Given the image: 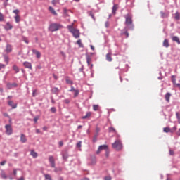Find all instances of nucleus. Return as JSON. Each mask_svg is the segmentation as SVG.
<instances>
[{"mask_svg":"<svg viewBox=\"0 0 180 180\" xmlns=\"http://www.w3.org/2000/svg\"><path fill=\"white\" fill-rule=\"evenodd\" d=\"M117 11V6L114 5L112 7V13H116V11Z\"/></svg>","mask_w":180,"mask_h":180,"instance_id":"33","label":"nucleus"},{"mask_svg":"<svg viewBox=\"0 0 180 180\" xmlns=\"http://www.w3.org/2000/svg\"><path fill=\"white\" fill-rule=\"evenodd\" d=\"M96 137H98V134H95V135H94V139H93L94 143H96Z\"/></svg>","mask_w":180,"mask_h":180,"instance_id":"50","label":"nucleus"},{"mask_svg":"<svg viewBox=\"0 0 180 180\" xmlns=\"http://www.w3.org/2000/svg\"><path fill=\"white\" fill-rule=\"evenodd\" d=\"M63 26L58 23H52L49 26L50 32H57V30H60Z\"/></svg>","mask_w":180,"mask_h":180,"instance_id":"3","label":"nucleus"},{"mask_svg":"<svg viewBox=\"0 0 180 180\" xmlns=\"http://www.w3.org/2000/svg\"><path fill=\"white\" fill-rule=\"evenodd\" d=\"M95 164H96V158L95 156H94L91 158V165H95Z\"/></svg>","mask_w":180,"mask_h":180,"instance_id":"24","label":"nucleus"},{"mask_svg":"<svg viewBox=\"0 0 180 180\" xmlns=\"http://www.w3.org/2000/svg\"><path fill=\"white\" fill-rule=\"evenodd\" d=\"M30 155H32L33 158H37V157L39 156V155L34 150H31Z\"/></svg>","mask_w":180,"mask_h":180,"instance_id":"17","label":"nucleus"},{"mask_svg":"<svg viewBox=\"0 0 180 180\" xmlns=\"http://www.w3.org/2000/svg\"><path fill=\"white\" fill-rule=\"evenodd\" d=\"M8 1L9 0H6V1L4 3V6L5 7L8 6Z\"/></svg>","mask_w":180,"mask_h":180,"instance_id":"55","label":"nucleus"},{"mask_svg":"<svg viewBox=\"0 0 180 180\" xmlns=\"http://www.w3.org/2000/svg\"><path fill=\"white\" fill-rule=\"evenodd\" d=\"M18 180H25V177H20V178L18 179Z\"/></svg>","mask_w":180,"mask_h":180,"instance_id":"63","label":"nucleus"},{"mask_svg":"<svg viewBox=\"0 0 180 180\" xmlns=\"http://www.w3.org/2000/svg\"><path fill=\"white\" fill-rule=\"evenodd\" d=\"M164 47H169V43L168 42V39H165L163 41Z\"/></svg>","mask_w":180,"mask_h":180,"instance_id":"22","label":"nucleus"},{"mask_svg":"<svg viewBox=\"0 0 180 180\" xmlns=\"http://www.w3.org/2000/svg\"><path fill=\"white\" fill-rule=\"evenodd\" d=\"M82 141H79L77 143V147L78 148H81V146H82Z\"/></svg>","mask_w":180,"mask_h":180,"instance_id":"41","label":"nucleus"},{"mask_svg":"<svg viewBox=\"0 0 180 180\" xmlns=\"http://www.w3.org/2000/svg\"><path fill=\"white\" fill-rule=\"evenodd\" d=\"M23 41H25V43H26L27 44H29V40H27V39L24 38Z\"/></svg>","mask_w":180,"mask_h":180,"instance_id":"57","label":"nucleus"},{"mask_svg":"<svg viewBox=\"0 0 180 180\" xmlns=\"http://www.w3.org/2000/svg\"><path fill=\"white\" fill-rule=\"evenodd\" d=\"M169 155H174V150H169Z\"/></svg>","mask_w":180,"mask_h":180,"instance_id":"59","label":"nucleus"},{"mask_svg":"<svg viewBox=\"0 0 180 180\" xmlns=\"http://www.w3.org/2000/svg\"><path fill=\"white\" fill-rule=\"evenodd\" d=\"M6 86H7V89H12L13 84H11V83H8Z\"/></svg>","mask_w":180,"mask_h":180,"instance_id":"37","label":"nucleus"},{"mask_svg":"<svg viewBox=\"0 0 180 180\" xmlns=\"http://www.w3.org/2000/svg\"><path fill=\"white\" fill-rule=\"evenodd\" d=\"M65 81H66V83L68 84L69 85H72V84H74V82H72V81L71 80V79H70L69 77H65Z\"/></svg>","mask_w":180,"mask_h":180,"instance_id":"18","label":"nucleus"},{"mask_svg":"<svg viewBox=\"0 0 180 180\" xmlns=\"http://www.w3.org/2000/svg\"><path fill=\"white\" fill-rule=\"evenodd\" d=\"M75 92V94H74V96L75 98H77V96H78L79 94V91L78 90H76Z\"/></svg>","mask_w":180,"mask_h":180,"instance_id":"39","label":"nucleus"},{"mask_svg":"<svg viewBox=\"0 0 180 180\" xmlns=\"http://www.w3.org/2000/svg\"><path fill=\"white\" fill-rule=\"evenodd\" d=\"M77 91V89H75V88H74V86H71V89L69 90V92H75Z\"/></svg>","mask_w":180,"mask_h":180,"instance_id":"43","label":"nucleus"},{"mask_svg":"<svg viewBox=\"0 0 180 180\" xmlns=\"http://www.w3.org/2000/svg\"><path fill=\"white\" fill-rule=\"evenodd\" d=\"M13 70H14V71L18 73L19 72V68L16 65H14L13 66Z\"/></svg>","mask_w":180,"mask_h":180,"instance_id":"27","label":"nucleus"},{"mask_svg":"<svg viewBox=\"0 0 180 180\" xmlns=\"http://www.w3.org/2000/svg\"><path fill=\"white\" fill-rule=\"evenodd\" d=\"M56 108H54V107H52L51 108V111L53 112V113H56Z\"/></svg>","mask_w":180,"mask_h":180,"instance_id":"46","label":"nucleus"},{"mask_svg":"<svg viewBox=\"0 0 180 180\" xmlns=\"http://www.w3.org/2000/svg\"><path fill=\"white\" fill-rule=\"evenodd\" d=\"M59 91L60 90H58V88L57 87L52 89V92H53V94H58Z\"/></svg>","mask_w":180,"mask_h":180,"instance_id":"29","label":"nucleus"},{"mask_svg":"<svg viewBox=\"0 0 180 180\" xmlns=\"http://www.w3.org/2000/svg\"><path fill=\"white\" fill-rule=\"evenodd\" d=\"M8 106H11L12 109H16V108H18V105L15 104L12 101H8Z\"/></svg>","mask_w":180,"mask_h":180,"instance_id":"8","label":"nucleus"},{"mask_svg":"<svg viewBox=\"0 0 180 180\" xmlns=\"http://www.w3.org/2000/svg\"><path fill=\"white\" fill-rule=\"evenodd\" d=\"M20 141L21 143H26L27 141V139L26 138V136L23 134L20 136Z\"/></svg>","mask_w":180,"mask_h":180,"instance_id":"12","label":"nucleus"},{"mask_svg":"<svg viewBox=\"0 0 180 180\" xmlns=\"http://www.w3.org/2000/svg\"><path fill=\"white\" fill-rule=\"evenodd\" d=\"M63 102L65 103H66L67 105H68V103H70V99H68V98H67V99H65L64 101H63Z\"/></svg>","mask_w":180,"mask_h":180,"instance_id":"47","label":"nucleus"},{"mask_svg":"<svg viewBox=\"0 0 180 180\" xmlns=\"http://www.w3.org/2000/svg\"><path fill=\"white\" fill-rule=\"evenodd\" d=\"M106 60H107V61H109L110 63L112 61L111 53H108L106 54Z\"/></svg>","mask_w":180,"mask_h":180,"instance_id":"14","label":"nucleus"},{"mask_svg":"<svg viewBox=\"0 0 180 180\" xmlns=\"http://www.w3.org/2000/svg\"><path fill=\"white\" fill-rule=\"evenodd\" d=\"M93 109H94V110H95V111L98 110V109H99V105H93Z\"/></svg>","mask_w":180,"mask_h":180,"instance_id":"38","label":"nucleus"},{"mask_svg":"<svg viewBox=\"0 0 180 180\" xmlns=\"http://www.w3.org/2000/svg\"><path fill=\"white\" fill-rule=\"evenodd\" d=\"M15 20L16 23H19V22H20V16H19V15H17L15 17Z\"/></svg>","mask_w":180,"mask_h":180,"instance_id":"30","label":"nucleus"},{"mask_svg":"<svg viewBox=\"0 0 180 180\" xmlns=\"http://www.w3.org/2000/svg\"><path fill=\"white\" fill-rule=\"evenodd\" d=\"M23 65L25 68H28L29 70H32V63L30 62L25 61L23 63Z\"/></svg>","mask_w":180,"mask_h":180,"instance_id":"9","label":"nucleus"},{"mask_svg":"<svg viewBox=\"0 0 180 180\" xmlns=\"http://www.w3.org/2000/svg\"><path fill=\"white\" fill-rule=\"evenodd\" d=\"M108 145H101L98 147L96 151V154H100L101 151H103V150H108Z\"/></svg>","mask_w":180,"mask_h":180,"instance_id":"7","label":"nucleus"},{"mask_svg":"<svg viewBox=\"0 0 180 180\" xmlns=\"http://www.w3.org/2000/svg\"><path fill=\"white\" fill-rule=\"evenodd\" d=\"M125 24L126 25H131L133 23V20L131 19V15H125Z\"/></svg>","mask_w":180,"mask_h":180,"instance_id":"6","label":"nucleus"},{"mask_svg":"<svg viewBox=\"0 0 180 180\" xmlns=\"http://www.w3.org/2000/svg\"><path fill=\"white\" fill-rule=\"evenodd\" d=\"M2 68H5V65H4V64H2V63H0V70H1Z\"/></svg>","mask_w":180,"mask_h":180,"instance_id":"53","label":"nucleus"},{"mask_svg":"<svg viewBox=\"0 0 180 180\" xmlns=\"http://www.w3.org/2000/svg\"><path fill=\"white\" fill-rule=\"evenodd\" d=\"M13 27L12 26V24H10L9 22H6V25L4 29L6 30H11L13 29Z\"/></svg>","mask_w":180,"mask_h":180,"instance_id":"13","label":"nucleus"},{"mask_svg":"<svg viewBox=\"0 0 180 180\" xmlns=\"http://www.w3.org/2000/svg\"><path fill=\"white\" fill-rule=\"evenodd\" d=\"M109 25H110V24H109V22L107 21V22H105V27H109Z\"/></svg>","mask_w":180,"mask_h":180,"instance_id":"58","label":"nucleus"},{"mask_svg":"<svg viewBox=\"0 0 180 180\" xmlns=\"http://www.w3.org/2000/svg\"><path fill=\"white\" fill-rule=\"evenodd\" d=\"M105 180H112V178L107 176V177H105Z\"/></svg>","mask_w":180,"mask_h":180,"instance_id":"61","label":"nucleus"},{"mask_svg":"<svg viewBox=\"0 0 180 180\" xmlns=\"http://www.w3.org/2000/svg\"><path fill=\"white\" fill-rule=\"evenodd\" d=\"M68 12V10H67V8H64L65 18L68 16V14H67Z\"/></svg>","mask_w":180,"mask_h":180,"instance_id":"48","label":"nucleus"},{"mask_svg":"<svg viewBox=\"0 0 180 180\" xmlns=\"http://www.w3.org/2000/svg\"><path fill=\"white\" fill-rule=\"evenodd\" d=\"M17 171H18V169H13V175H15V176H16V175L18 174Z\"/></svg>","mask_w":180,"mask_h":180,"instance_id":"52","label":"nucleus"},{"mask_svg":"<svg viewBox=\"0 0 180 180\" xmlns=\"http://www.w3.org/2000/svg\"><path fill=\"white\" fill-rule=\"evenodd\" d=\"M39 116L34 117V123H37V121L39 120Z\"/></svg>","mask_w":180,"mask_h":180,"instance_id":"44","label":"nucleus"},{"mask_svg":"<svg viewBox=\"0 0 180 180\" xmlns=\"http://www.w3.org/2000/svg\"><path fill=\"white\" fill-rule=\"evenodd\" d=\"M165 101L167 102H169V98H171V94L170 93H167L165 96Z\"/></svg>","mask_w":180,"mask_h":180,"instance_id":"19","label":"nucleus"},{"mask_svg":"<svg viewBox=\"0 0 180 180\" xmlns=\"http://www.w3.org/2000/svg\"><path fill=\"white\" fill-rule=\"evenodd\" d=\"M163 131H165V133H172V131H171V129H169V127L164 128Z\"/></svg>","mask_w":180,"mask_h":180,"instance_id":"26","label":"nucleus"},{"mask_svg":"<svg viewBox=\"0 0 180 180\" xmlns=\"http://www.w3.org/2000/svg\"><path fill=\"white\" fill-rule=\"evenodd\" d=\"M172 82H173V85H174V86L179 84H176V78L175 77V75L172 76Z\"/></svg>","mask_w":180,"mask_h":180,"instance_id":"15","label":"nucleus"},{"mask_svg":"<svg viewBox=\"0 0 180 180\" xmlns=\"http://www.w3.org/2000/svg\"><path fill=\"white\" fill-rule=\"evenodd\" d=\"M112 148L117 151H120V150L123 148V144H122V141H120V140H117L114 143H112Z\"/></svg>","mask_w":180,"mask_h":180,"instance_id":"2","label":"nucleus"},{"mask_svg":"<svg viewBox=\"0 0 180 180\" xmlns=\"http://www.w3.org/2000/svg\"><path fill=\"white\" fill-rule=\"evenodd\" d=\"M36 95H37V90H33V92H32V96H36Z\"/></svg>","mask_w":180,"mask_h":180,"instance_id":"45","label":"nucleus"},{"mask_svg":"<svg viewBox=\"0 0 180 180\" xmlns=\"http://www.w3.org/2000/svg\"><path fill=\"white\" fill-rule=\"evenodd\" d=\"M77 44H78L79 47L84 48V44H82L81 39L77 41Z\"/></svg>","mask_w":180,"mask_h":180,"instance_id":"25","label":"nucleus"},{"mask_svg":"<svg viewBox=\"0 0 180 180\" xmlns=\"http://www.w3.org/2000/svg\"><path fill=\"white\" fill-rule=\"evenodd\" d=\"M6 53H12V46L7 44L5 50Z\"/></svg>","mask_w":180,"mask_h":180,"instance_id":"11","label":"nucleus"},{"mask_svg":"<svg viewBox=\"0 0 180 180\" xmlns=\"http://www.w3.org/2000/svg\"><path fill=\"white\" fill-rule=\"evenodd\" d=\"M176 119L178 120V123L180 124V113L176 112Z\"/></svg>","mask_w":180,"mask_h":180,"instance_id":"34","label":"nucleus"},{"mask_svg":"<svg viewBox=\"0 0 180 180\" xmlns=\"http://www.w3.org/2000/svg\"><path fill=\"white\" fill-rule=\"evenodd\" d=\"M91 115H92V112H89L86 113V115L82 117V119H88V118L91 117Z\"/></svg>","mask_w":180,"mask_h":180,"instance_id":"23","label":"nucleus"},{"mask_svg":"<svg viewBox=\"0 0 180 180\" xmlns=\"http://www.w3.org/2000/svg\"><path fill=\"white\" fill-rule=\"evenodd\" d=\"M91 61H92V59L89 56H87L86 57V62H87L88 65H89V64H91Z\"/></svg>","mask_w":180,"mask_h":180,"instance_id":"35","label":"nucleus"},{"mask_svg":"<svg viewBox=\"0 0 180 180\" xmlns=\"http://www.w3.org/2000/svg\"><path fill=\"white\" fill-rule=\"evenodd\" d=\"M49 11L51 13H52L53 15L57 16V12H56V10H54L53 7H49Z\"/></svg>","mask_w":180,"mask_h":180,"instance_id":"20","label":"nucleus"},{"mask_svg":"<svg viewBox=\"0 0 180 180\" xmlns=\"http://www.w3.org/2000/svg\"><path fill=\"white\" fill-rule=\"evenodd\" d=\"M175 19H176V20H179V19H180V15H179V13L178 12H176V13H175Z\"/></svg>","mask_w":180,"mask_h":180,"instance_id":"36","label":"nucleus"},{"mask_svg":"<svg viewBox=\"0 0 180 180\" xmlns=\"http://www.w3.org/2000/svg\"><path fill=\"white\" fill-rule=\"evenodd\" d=\"M13 13H15V15H18L19 14V10H18V9L14 10Z\"/></svg>","mask_w":180,"mask_h":180,"instance_id":"51","label":"nucleus"},{"mask_svg":"<svg viewBox=\"0 0 180 180\" xmlns=\"http://www.w3.org/2000/svg\"><path fill=\"white\" fill-rule=\"evenodd\" d=\"M177 136H180V129L178 130V131L176 132Z\"/></svg>","mask_w":180,"mask_h":180,"instance_id":"62","label":"nucleus"},{"mask_svg":"<svg viewBox=\"0 0 180 180\" xmlns=\"http://www.w3.org/2000/svg\"><path fill=\"white\" fill-rule=\"evenodd\" d=\"M99 131H101V128L96 127V134H97V136H98V134L99 133Z\"/></svg>","mask_w":180,"mask_h":180,"instance_id":"40","label":"nucleus"},{"mask_svg":"<svg viewBox=\"0 0 180 180\" xmlns=\"http://www.w3.org/2000/svg\"><path fill=\"white\" fill-rule=\"evenodd\" d=\"M1 178H3L4 179H6V178H8V176H7L6 174H5V172H1Z\"/></svg>","mask_w":180,"mask_h":180,"instance_id":"32","label":"nucleus"},{"mask_svg":"<svg viewBox=\"0 0 180 180\" xmlns=\"http://www.w3.org/2000/svg\"><path fill=\"white\" fill-rule=\"evenodd\" d=\"M4 61L6 65L9 64V57L6 55H4Z\"/></svg>","mask_w":180,"mask_h":180,"instance_id":"21","label":"nucleus"},{"mask_svg":"<svg viewBox=\"0 0 180 180\" xmlns=\"http://www.w3.org/2000/svg\"><path fill=\"white\" fill-rule=\"evenodd\" d=\"M108 130H109L110 133H116L117 132L116 129L115 128H113L112 127H110L108 129Z\"/></svg>","mask_w":180,"mask_h":180,"instance_id":"28","label":"nucleus"},{"mask_svg":"<svg viewBox=\"0 0 180 180\" xmlns=\"http://www.w3.org/2000/svg\"><path fill=\"white\" fill-rule=\"evenodd\" d=\"M3 116H4L5 117H9V115H8V112L3 113Z\"/></svg>","mask_w":180,"mask_h":180,"instance_id":"54","label":"nucleus"},{"mask_svg":"<svg viewBox=\"0 0 180 180\" xmlns=\"http://www.w3.org/2000/svg\"><path fill=\"white\" fill-rule=\"evenodd\" d=\"M49 161L51 165V168H56V160L54 159V156H49Z\"/></svg>","mask_w":180,"mask_h":180,"instance_id":"5","label":"nucleus"},{"mask_svg":"<svg viewBox=\"0 0 180 180\" xmlns=\"http://www.w3.org/2000/svg\"><path fill=\"white\" fill-rule=\"evenodd\" d=\"M5 129H6V134H7V136H11L13 133L12 125L6 124L5 125Z\"/></svg>","mask_w":180,"mask_h":180,"instance_id":"4","label":"nucleus"},{"mask_svg":"<svg viewBox=\"0 0 180 180\" xmlns=\"http://www.w3.org/2000/svg\"><path fill=\"white\" fill-rule=\"evenodd\" d=\"M124 34L126 37H129V32L127 31H125Z\"/></svg>","mask_w":180,"mask_h":180,"instance_id":"60","label":"nucleus"},{"mask_svg":"<svg viewBox=\"0 0 180 180\" xmlns=\"http://www.w3.org/2000/svg\"><path fill=\"white\" fill-rule=\"evenodd\" d=\"M5 164H6V160H4L0 162V165H2V166H4Z\"/></svg>","mask_w":180,"mask_h":180,"instance_id":"56","label":"nucleus"},{"mask_svg":"<svg viewBox=\"0 0 180 180\" xmlns=\"http://www.w3.org/2000/svg\"><path fill=\"white\" fill-rule=\"evenodd\" d=\"M172 40L173 41H176V43H177L178 44H180V40H179V37L174 36L172 38Z\"/></svg>","mask_w":180,"mask_h":180,"instance_id":"16","label":"nucleus"},{"mask_svg":"<svg viewBox=\"0 0 180 180\" xmlns=\"http://www.w3.org/2000/svg\"><path fill=\"white\" fill-rule=\"evenodd\" d=\"M67 27L69 32L72 33L75 39H79V36H81V32H79V30L74 27V23H72L70 25H68Z\"/></svg>","mask_w":180,"mask_h":180,"instance_id":"1","label":"nucleus"},{"mask_svg":"<svg viewBox=\"0 0 180 180\" xmlns=\"http://www.w3.org/2000/svg\"><path fill=\"white\" fill-rule=\"evenodd\" d=\"M32 53L36 55L37 58H40L41 57V53L36 49H32Z\"/></svg>","mask_w":180,"mask_h":180,"instance_id":"10","label":"nucleus"},{"mask_svg":"<svg viewBox=\"0 0 180 180\" xmlns=\"http://www.w3.org/2000/svg\"><path fill=\"white\" fill-rule=\"evenodd\" d=\"M44 177H45V179H46V180H53V179H51V176H50V174H45V175H44Z\"/></svg>","mask_w":180,"mask_h":180,"instance_id":"31","label":"nucleus"},{"mask_svg":"<svg viewBox=\"0 0 180 180\" xmlns=\"http://www.w3.org/2000/svg\"><path fill=\"white\" fill-rule=\"evenodd\" d=\"M63 146H64V142H63V141H59V147H63Z\"/></svg>","mask_w":180,"mask_h":180,"instance_id":"49","label":"nucleus"},{"mask_svg":"<svg viewBox=\"0 0 180 180\" xmlns=\"http://www.w3.org/2000/svg\"><path fill=\"white\" fill-rule=\"evenodd\" d=\"M4 20V14L0 12V22H3Z\"/></svg>","mask_w":180,"mask_h":180,"instance_id":"42","label":"nucleus"},{"mask_svg":"<svg viewBox=\"0 0 180 180\" xmlns=\"http://www.w3.org/2000/svg\"><path fill=\"white\" fill-rule=\"evenodd\" d=\"M81 180H89V179H88V178H83V179H81Z\"/></svg>","mask_w":180,"mask_h":180,"instance_id":"64","label":"nucleus"}]
</instances>
